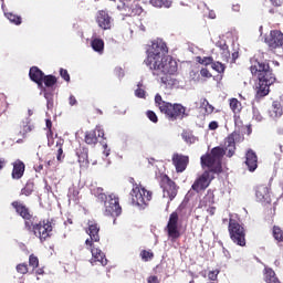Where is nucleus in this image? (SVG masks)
Returning <instances> with one entry per match:
<instances>
[{"mask_svg":"<svg viewBox=\"0 0 283 283\" xmlns=\"http://www.w3.org/2000/svg\"><path fill=\"white\" fill-rule=\"evenodd\" d=\"M11 207L15 210V213L20 218L24 220V229L29 233H33L35 238H39L41 242H45L48 238H52V231L54 229V224L52 223V219H43L39 220V217L34 216L30 208H28L21 201H13Z\"/></svg>","mask_w":283,"mask_h":283,"instance_id":"f257e3e1","label":"nucleus"},{"mask_svg":"<svg viewBox=\"0 0 283 283\" xmlns=\"http://www.w3.org/2000/svg\"><path fill=\"white\" fill-rule=\"evenodd\" d=\"M220 156H222V153L218 148L211 149L209 154L201 156V167L207 170L195 180L191 186L192 191H196V193L205 191L211 185V181L216 180V176L222 174L223 169L219 161Z\"/></svg>","mask_w":283,"mask_h":283,"instance_id":"f03ea898","label":"nucleus"},{"mask_svg":"<svg viewBox=\"0 0 283 283\" xmlns=\"http://www.w3.org/2000/svg\"><path fill=\"white\" fill-rule=\"evenodd\" d=\"M250 72L252 76H255L259 81L256 85L255 98H264V96H269L271 85L277 81L269 62H260L254 60L250 66Z\"/></svg>","mask_w":283,"mask_h":283,"instance_id":"7ed1b4c3","label":"nucleus"},{"mask_svg":"<svg viewBox=\"0 0 283 283\" xmlns=\"http://www.w3.org/2000/svg\"><path fill=\"white\" fill-rule=\"evenodd\" d=\"M155 105L158 107L159 112L164 114L167 120H182V118H187L189 113H187V107H185L180 103H170L165 102L160 94L155 95Z\"/></svg>","mask_w":283,"mask_h":283,"instance_id":"20e7f679","label":"nucleus"},{"mask_svg":"<svg viewBox=\"0 0 283 283\" xmlns=\"http://www.w3.org/2000/svg\"><path fill=\"white\" fill-rule=\"evenodd\" d=\"M148 67L151 70L154 76H163L164 74L174 75L178 72V62H176L174 57L167 55L148 65Z\"/></svg>","mask_w":283,"mask_h":283,"instance_id":"39448f33","label":"nucleus"},{"mask_svg":"<svg viewBox=\"0 0 283 283\" xmlns=\"http://www.w3.org/2000/svg\"><path fill=\"white\" fill-rule=\"evenodd\" d=\"M130 197L135 207L145 209V207H149V202H151V198H154V192L147 190L142 185L134 184L130 190Z\"/></svg>","mask_w":283,"mask_h":283,"instance_id":"423d86ee","label":"nucleus"},{"mask_svg":"<svg viewBox=\"0 0 283 283\" xmlns=\"http://www.w3.org/2000/svg\"><path fill=\"white\" fill-rule=\"evenodd\" d=\"M228 231L230 240L238 247H247V230L238 220L229 219Z\"/></svg>","mask_w":283,"mask_h":283,"instance_id":"0eeeda50","label":"nucleus"},{"mask_svg":"<svg viewBox=\"0 0 283 283\" xmlns=\"http://www.w3.org/2000/svg\"><path fill=\"white\" fill-rule=\"evenodd\" d=\"M169 49L167 48V43H165L163 40H156L151 44L150 52L148 53L147 59L145 60V64L147 67L149 65H153L154 63L158 62L159 59H165V56H168Z\"/></svg>","mask_w":283,"mask_h":283,"instance_id":"6e6552de","label":"nucleus"},{"mask_svg":"<svg viewBox=\"0 0 283 283\" xmlns=\"http://www.w3.org/2000/svg\"><path fill=\"white\" fill-rule=\"evenodd\" d=\"M238 138H240V133L233 132L224 138L223 147L217 146L212 148L219 149V151H221V156H219L218 159L221 167L222 158H224V156H227L228 158H233V156L235 155V140H238Z\"/></svg>","mask_w":283,"mask_h":283,"instance_id":"1a4fd4ad","label":"nucleus"},{"mask_svg":"<svg viewBox=\"0 0 283 283\" xmlns=\"http://www.w3.org/2000/svg\"><path fill=\"white\" fill-rule=\"evenodd\" d=\"M104 202V214L114 218L113 224H116V218L123 213V207H120V199L118 196L111 193Z\"/></svg>","mask_w":283,"mask_h":283,"instance_id":"9d476101","label":"nucleus"},{"mask_svg":"<svg viewBox=\"0 0 283 283\" xmlns=\"http://www.w3.org/2000/svg\"><path fill=\"white\" fill-rule=\"evenodd\" d=\"M163 189V197L169 198V202H171L178 196V185L176 181L171 180L169 176L163 175L159 182Z\"/></svg>","mask_w":283,"mask_h":283,"instance_id":"9b49d317","label":"nucleus"},{"mask_svg":"<svg viewBox=\"0 0 283 283\" xmlns=\"http://www.w3.org/2000/svg\"><path fill=\"white\" fill-rule=\"evenodd\" d=\"M178 220H179L178 212L174 211L169 216V220L166 226L168 238H170L172 242H175V240H178V238H180V229L178 228Z\"/></svg>","mask_w":283,"mask_h":283,"instance_id":"f8f14e48","label":"nucleus"},{"mask_svg":"<svg viewBox=\"0 0 283 283\" xmlns=\"http://www.w3.org/2000/svg\"><path fill=\"white\" fill-rule=\"evenodd\" d=\"M86 233L90 238L85 240V245L92 247L94 242H101V226L96 221H88Z\"/></svg>","mask_w":283,"mask_h":283,"instance_id":"ddd939ff","label":"nucleus"},{"mask_svg":"<svg viewBox=\"0 0 283 283\" xmlns=\"http://www.w3.org/2000/svg\"><path fill=\"white\" fill-rule=\"evenodd\" d=\"M86 249L92 253V259L90 260L92 266H94L96 263L101 264L102 266H107V256L103 250L96 248L94 243H92V245H86Z\"/></svg>","mask_w":283,"mask_h":283,"instance_id":"4468645a","label":"nucleus"},{"mask_svg":"<svg viewBox=\"0 0 283 283\" xmlns=\"http://www.w3.org/2000/svg\"><path fill=\"white\" fill-rule=\"evenodd\" d=\"M84 140L86 145H96L105 140V130L101 126H96L95 129L86 132Z\"/></svg>","mask_w":283,"mask_h":283,"instance_id":"2eb2a0df","label":"nucleus"},{"mask_svg":"<svg viewBox=\"0 0 283 283\" xmlns=\"http://www.w3.org/2000/svg\"><path fill=\"white\" fill-rule=\"evenodd\" d=\"M265 43L271 50H277L283 45V33L282 31L273 30L270 35L265 38Z\"/></svg>","mask_w":283,"mask_h":283,"instance_id":"dca6fc26","label":"nucleus"},{"mask_svg":"<svg viewBox=\"0 0 283 283\" xmlns=\"http://www.w3.org/2000/svg\"><path fill=\"white\" fill-rule=\"evenodd\" d=\"M95 21L102 30H112V21L114 20L109 17L107 10H99L96 13Z\"/></svg>","mask_w":283,"mask_h":283,"instance_id":"f3484780","label":"nucleus"},{"mask_svg":"<svg viewBox=\"0 0 283 283\" xmlns=\"http://www.w3.org/2000/svg\"><path fill=\"white\" fill-rule=\"evenodd\" d=\"M172 165L177 174H182L189 165V156L175 153L172 155Z\"/></svg>","mask_w":283,"mask_h":283,"instance_id":"a211bd4d","label":"nucleus"},{"mask_svg":"<svg viewBox=\"0 0 283 283\" xmlns=\"http://www.w3.org/2000/svg\"><path fill=\"white\" fill-rule=\"evenodd\" d=\"M75 154L77 156V163L80 164V168L85 170L90 168V158H88V150L86 147L78 146L75 149Z\"/></svg>","mask_w":283,"mask_h":283,"instance_id":"6ab92c4d","label":"nucleus"},{"mask_svg":"<svg viewBox=\"0 0 283 283\" xmlns=\"http://www.w3.org/2000/svg\"><path fill=\"white\" fill-rule=\"evenodd\" d=\"M255 196L259 202H265V205H271V191L269 186L266 185L256 186Z\"/></svg>","mask_w":283,"mask_h":283,"instance_id":"aec40b11","label":"nucleus"},{"mask_svg":"<svg viewBox=\"0 0 283 283\" xmlns=\"http://www.w3.org/2000/svg\"><path fill=\"white\" fill-rule=\"evenodd\" d=\"M12 167L11 178L13 180H21L25 174V163L21 161V159H17L12 163Z\"/></svg>","mask_w":283,"mask_h":283,"instance_id":"412c9836","label":"nucleus"},{"mask_svg":"<svg viewBox=\"0 0 283 283\" xmlns=\"http://www.w3.org/2000/svg\"><path fill=\"white\" fill-rule=\"evenodd\" d=\"M45 73L41 71L38 66H32L29 71V77L33 83H36L38 86L43 87V78Z\"/></svg>","mask_w":283,"mask_h":283,"instance_id":"4be33fe9","label":"nucleus"},{"mask_svg":"<svg viewBox=\"0 0 283 283\" xmlns=\"http://www.w3.org/2000/svg\"><path fill=\"white\" fill-rule=\"evenodd\" d=\"M245 165L249 171H255L258 169V155L253 149H248L245 153Z\"/></svg>","mask_w":283,"mask_h":283,"instance_id":"5701e85b","label":"nucleus"},{"mask_svg":"<svg viewBox=\"0 0 283 283\" xmlns=\"http://www.w3.org/2000/svg\"><path fill=\"white\" fill-rule=\"evenodd\" d=\"M283 115V108H282V103H280V101H274L272 103L271 108L269 109V116L270 118H281V116Z\"/></svg>","mask_w":283,"mask_h":283,"instance_id":"b1692460","label":"nucleus"},{"mask_svg":"<svg viewBox=\"0 0 283 283\" xmlns=\"http://www.w3.org/2000/svg\"><path fill=\"white\" fill-rule=\"evenodd\" d=\"M263 277H264L265 283H282V282H280V279H277L275 271H273V269H271V268L264 269Z\"/></svg>","mask_w":283,"mask_h":283,"instance_id":"393cba45","label":"nucleus"},{"mask_svg":"<svg viewBox=\"0 0 283 283\" xmlns=\"http://www.w3.org/2000/svg\"><path fill=\"white\" fill-rule=\"evenodd\" d=\"M91 48H93L94 52L103 54V52L105 51V41L99 38H93L91 41Z\"/></svg>","mask_w":283,"mask_h":283,"instance_id":"a878e982","label":"nucleus"},{"mask_svg":"<svg viewBox=\"0 0 283 283\" xmlns=\"http://www.w3.org/2000/svg\"><path fill=\"white\" fill-rule=\"evenodd\" d=\"M230 109L233 112L234 118H239L240 116H238V114H240V112H242V102L234 97L231 98L230 99Z\"/></svg>","mask_w":283,"mask_h":283,"instance_id":"bb28decb","label":"nucleus"},{"mask_svg":"<svg viewBox=\"0 0 283 283\" xmlns=\"http://www.w3.org/2000/svg\"><path fill=\"white\" fill-rule=\"evenodd\" d=\"M32 129H34V125H32V123L22 122L19 130V136H21V138H28V134H30Z\"/></svg>","mask_w":283,"mask_h":283,"instance_id":"cd10ccee","label":"nucleus"},{"mask_svg":"<svg viewBox=\"0 0 283 283\" xmlns=\"http://www.w3.org/2000/svg\"><path fill=\"white\" fill-rule=\"evenodd\" d=\"M154 8H171L174 0H149Z\"/></svg>","mask_w":283,"mask_h":283,"instance_id":"c85d7f7f","label":"nucleus"},{"mask_svg":"<svg viewBox=\"0 0 283 283\" xmlns=\"http://www.w3.org/2000/svg\"><path fill=\"white\" fill-rule=\"evenodd\" d=\"M171 76L172 75L169 74H164L161 76V83L166 85V87H174V85H177L178 81Z\"/></svg>","mask_w":283,"mask_h":283,"instance_id":"c756f323","label":"nucleus"},{"mask_svg":"<svg viewBox=\"0 0 283 283\" xmlns=\"http://www.w3.org/2000/svg\"><path fill=\"white\" fill-rule=\"evenodd\" d=\"M42 83H44L45 87H54L57 83V80L54 75H44Z\"/></svg>","mask_w":283,"mask_h":283,"instance_id":"7c9ffc66","label":"nucleus"},{"mask_svg":"<svg viewBox=\"0 0 283 283\" xmlns=\"http://www.w3.org/2000/svg\"><path fill=\"white\" fill-rule=\"evenodd\" d=\"M272 235L276 242H283V230L280 226H274L272 229Z\"/></svg>","mask_w":283,"mask_h":283,"instance_id":"2f4dec72","label":"nucleus"},{"mask_svg":"<svg viewBox=\"0 0 283 283\" xmlns=\"http://www.w3.org/2000/svg\"><path fill=\"white\" fill-rule=\"evenodd\" d=\"M34 192V184L32 181H28L25 186L21 189L22 196H32Z\"/></svg>","mask_w":283,"mask_h":283,"instance_id":"473e14b6","label":"nucleus"},{"mask_svg":"<svg viewBox=\"0 0 283 283\" xmlns=\"http://www.w3.org/2000/svg\"><path fill=\"white\" fill-rule=\"evenodd\" d=\"M63 143L64 140L62 138H60L57 142H56V147L57 148V155H56V160L59 163H63V158H65V155H63Z\"/></svg>","mask_w":283,"mask_h":283,"instance_id":"72a5a7b5","label":"nucleus"},{"mask_svg":"<svg viewBox=\"0 0 283 283\" xmlns=\"http://www.w3.org/2000/svg\"><path fill=\"white\" fill-rule=\"evenodd\" d=\"M93 195L101 200V202H104L107 200L108 195H105L103 188L97 187L93 189Z\"/></svg>","mask_w":283,"mask_h":283,"instance_id":"f704fd0d","label":"nucleus"},{"mask_svg":"<svg viewBox=\"0 0 283 283\" xmlns=\"http://www.w3.org/2000/svg\"><path fill=\"white\" fill-rule=\"evenodd\" d=\"M196 61L200 65H205L207 67V65H212L213 56H196Z\"/></svg>","mask_w":283,"mask_h":283,"instance_id":"c9c22d12","label":"nucleus"},{"mask_svg":"<svg viewBox=\"0 0 283 283\" xmlns=\"http://www.w3.org/2000/svg\"><path fill=\"white\" fill-rule=\"evenodd\" d=\"M139 255L143 262H151L154 260V252L151 250H142Z\"/></svg>","mask_w":283,"mask_h":283,"instance_id":"e433bc0d","label":"nucleus"},{"mask_svg":"<svg viewBox=\"0 0 283 283\" xmlns=\"http://www.w3.org/2000/svg\"><path fill=\"white\" fill-rule=\"evenodd\" d=\"M211 67L212 70H214V72H218L219 74H224V70H227V66L224 64H222L221 62H216L213 60Z\"/></svg>","mask_w":283,"mask_h":283,"instance_id":"4c0bfd02","label":"nucleus"},{"mask_svg":"<svg viewBox=\"0 0 283 283\" xmlns=\"http://www.w3.org/2000/svg\"><path fill=\"white\" fill-rule=\"evenodd\" d=\"M181 138H184L185 143H188V145H193V143H196V136L189 132H184Z\"/></svg>","mask_w":283,"mask_h":283,"instance_id":"58836bf2","label":"nucleus"},{"mask_svg":"<svg viewBox=\"0 0 283 283\" xmlns=\"http://www.w3.org/2000/svg\"><path fill=\"white\" fill-rule=\"evenodd\" d=\"M6 17L11 23H14V25H21V17L20 15H17L14 13H6Z\"/></svg>","mask_w":283,"mask_h":283,"instance_id":"ea45409f","label":"nucleus"},{"mask_svg":"<svg viewBox=\"0 0 283 283\" xmlns=\"http://www.w3.org/2000/svg\"><path fill=\"white\" fill-rule=\"evenodd\" d=\"M45 125H46V129H49V132L46 134L48 140H49V145H54V142L50 140L54 136V133L52 132V120L51 119H46L45 120Z\"/></svg>","mask_w":283,"mask_h":283,"instance_id":"a19ab883","label":"nucleus"},{"mask_svg":"<svg viewBox=\"0 0 283 283\" xmlns=\"http://www.w3.org/2000/svg\"><path fill=\"white\" fill-rule=\"evenodd\" d=\"M202 107H205L207 116L213 114V109H216V107H213V105H211L207 98L203 99Z\"/></svg>","mask_w":283,"mask_h":283,"instance_id":"79ce46f5","label":"nucleus"},{"mask_svg":"<svg viewBox=\"0 0 283 283\" xmlns=\"http://www.w3.org/2000/svg\"><path fill=\"white\" fill-rule=\"evenodd\" d=\"M29 265L32 266V269H39V256L31 254L29 256Z\"/></svg>","mask_w":283,"mask_h":283,"instance_id":"37998d69","label":"nucleus"},{"mask_svg":"<svg viewBox=\"0 0 283 283\" xmlns=\"http://www.w3.org/2000/svg\"><path fill=\"white\" fill-rule=\"evenodd\" d=\"M137 90L135 91V96H137V98H145V91L143 90V82H139L137 84Z\"/></svg>","mask_w":283,"mask_h":283,"instance_id":"c03bdc74","label":"nucleus"},{"mask_svg":"<svg viewBox=\"0 0 283 283\" xmlns=\"http://www.w3.org/2000/svg\"><path fill=\"white\" fill-rule=\"evenodd\" d=\"M17 272L20 273V275H25L29 271L27 263H20L17 265Z\"/></svg>","mask_w":283,"mask_h":283,"instance_id":"a18cd8bd","label":"nucleus"},{"mask_svg":"<svg viewBox=\"0 0 283 283\" xmlns=\"http://www.w3.org/2000/svg\"><path fill=\"white\" fill-rule=\"evenodd\" d=\"M146 115L151 123H158V115L154 111H147Z\"/></svg>","mask_w":283,"mask_h":283,"instance_id":"49530a36","label":"nucleus"},{"mask_svg":"<svg viewBox=\"0 0 283 283\" xmlns=\"http://www.w3.org/2000/svg\"><path fill=\"white\" fill-rule=\"evenodd\" d=\"M200 76H201L202 78H211V77L213 76V74H211V72L209 71V69L202 67V69L200 70Z\"/></svg>","mask_w":283,"mask_h":283,"instance_id":"de8ad7c7","label":"nucleus"},{"mask_svg":"<svg viewBox=\"0 0 283 283\" xmlns=\"http://www.w3.org/2000/svg\"><path fill=\"white\" fill-rule=\"evenodd\" d=\"M60 76H62V78L66 81V83H70V73L67 72V70L60 69Z\"/></svg>","mask_w":283,"mask_h":283,"instance_id":"09e8293b","label":"nucleus"},{"mask_svg":"<svg viewBox=\"0 0 283 283\" xmlns=\"http://www.w3.org/2000/svg\"><path fill=\"white\" fill-rule=\"evenodd\" d=\"M218 271H211V272H209V274H208V277H209V280H211L210 282H216V280H218Z\"/></svg>","mask_w":283,"mask_h":283,"instance_id":"8fccbe9b","label":"nucleus"},{"mask_svg":"<svg viewBox=\"0 0 283 283\" xmlns=\"http://www.w3.org/2000/svg\"><path fill=\"white\" fill-rule=\"evenodd\" d=\"M209 129L211 130V132H216V129H218L219 127H220V125L218 124V122H216V120H212V122H210L209 123Z\"/></svg>","mask_w":283,"mask_h":283,"instance_id":"3c124183","label":"nucleus"},{"mask_svg":"<svg viewBox=\"0 0 283 283\" xmlns=\"http://www.w3.org/2000/svg\"><path fill=\"white\" fill-rule=\"evenodd\" d=\"M222 50H223L222 54L226 56V59H229V56H231V53L229 52V45L224 44L222 46Z\"/></svg>","mask_w":283,"mask_h":283,"instance_id":"603ef678","label":"nucleus"},{"mask_svg":"<svg viewBox=\"0 0 283 283\" xmlns=\"http://www.w3.org/2000/svg\"><path fill=\"white\" fill-rule=\"evenodd\" d=\"M147 282L148 283H160V280H158V276L151 275V276H148Z\"/></svg>","mask_w":283,"mask_h":283,"instance_id":"864d4df0","label":"nucleus"},{"mask_svg":"<svg viewBox=\"0 0 283 283\" xmlns=\"http://www.w3.org/2000/svg\"><path fill=\"white\" fill-rule=\"evenodd\" d=\"M52 93H48V91L44 90V98L48 101V105L52 103Z\"/></svg>","mask_w":283,"mask_h":283,"instance_id":"5fc2aeb1","label":"nucleus"},{"mask_svg":"<svg viewBox=\"0 0 283 283\" xmlns=\"http://www.w3.org/2000/svg\"><path fill=\"white\" fill-rule=\"evenodd\" d=\"M69 103H70V105L71 106H74V105H76V97L74 96V95H71L70 97H69Z\"/></svg>","mask_w":283,"mask_h":283,"instance_id":"6e6d98bb","label":"nucleus"},{"mask_svg":"<svg viewBox=\"0 0 283 283\" xmlns=\"http://www.w3.org/2000/svg\"><path fill=\"white\" fill-rule=\"evenodd\" d=\"M274 151H279V154H282V144H275L273 146Z\"/></svg>","mask_w":283,"mask_h":283,"instance_id":"4d7b16f0","label":"nucleus"},{"mask_svg":"<svg viewBox=\"0 0 283 283\" xmlns=\"http://www.w3.org/2000/svg\"><path fill=\"white\" fill-rule=\"evenodd\" d=\"M42 169H43V164H38L34 166V171H36V174H41Z\"/></svg>","mask_w":283,"mask_h":283,"instance_id":"13d9d810","label":"nucleus"},{"mask_svg":"<svg viewBox=\"0 0 283 283\" xmlns=\"http://www.w3.org/2000/svg\"><path fill=\"white\" fill-rule=\"evenodd\" d=\"M272 6H275L276 8H280V6H282L283 0H271Z\"/></svg>","mask_w":283,"mask_h":283,"instance_id":"bf43d9fd","label":"nucleus"},{"mask_svg":"<svg viewBox=\"0 0 283 283\" xmlns=\"http://www.w3.org/2000/svg\"><path fill=\"white\" fill-rule=\"evenodd\" d=\"M52 165H54V157L46 161V165H45L46 169H50V167H52Z\"/></svg>","mask_w":283,"mask_h":283,"instance_id":"052dcab7","label":"nucleus"},{"mask_svg":"<svg viewBox=\"0 0 283 283\" xmlns=\"http://www.w3.org/2000/svg\"><path fill=\"white\" fill-rule=\"evenodd\" d=\"M240 56V53L233 52L232 53V63H235V60Z\"/></svg>","mask_w":283,"mask_h":283,"instance_id":"680f3d73","label":"nucleus"},{"mask_svg":"<svg viewBox=\"0 0 283 283\" xmlns=\"http://www.w3.org/2000/svg\"><path fill=\"white\" fill-rule=\"evenodd\" d=\"M233 12H240V4L232 6Z\"/></svg>","mask_w":283,"mask_h":283,"instance_id":"e2e57ef3","label":"nucleus"},{"mask_svg":"<svg viewBox=\"0 0 283 283\" xmlns=\"http://www.w3.org/2000/svg\"><path fill=\"white\" fill-rule=\"evenodd\" d=\"M139 30H140V32H147V28L143 23L139 24Z\"/></svg>","mask_w":283,"mask_h":283,"instance_id":"0e129e2a","label":"nucleus"},{"mask_svg":"<svg viewBox=\"0 0 283 283\" xmlns=\"http://www.w3.org/2000/svg\"><path fill=\"white\" fill-rule=\"evenodd\" d=\"M43 273H45V271H43V269H38V270L35 271V274H36V275H43Z\"/></svg>","mask_w":283,"mask_h":283,"instance_id":"69168bd1","label":"nucleus"},{"mask_svg":"<svg viewBox=\"0 0 283 283\" xmlns=\"http://www.w3.org/2000/svg\"><path fill=\"white\" fill-rule=\"evenodd\" d=\"M6 167V159H0V169H3Z\"/></svg>","mask_w":283,"mask_h":283,"instance_id":"338daca9","label":"nucleus"},{"mask_svg":"<svg viewBox=\"0 0 283 283\" xmlns=\"http://www.w3.org/2000/svg\"><path fill=\"white\" fill-rule=\"evenodd\" d=\"M65 224H73L72 219H67V220L65 221Z\"/></svg>","mask_w":283,"mask_h":283,"instance_id":"774afa93","label":"nucleus"}]
</instances>
